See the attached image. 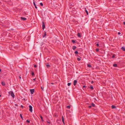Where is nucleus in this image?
I'll return each mask as SVG.
<instances>
[{"label":"nucleus","instance_id":"44","mask_svg":"<svg viewBox=\"0 0 125 125\" xmlns=\"http://www.w3.org/2000/svg\"><path fill=\"white\" fill-rule=\"evenodd\" d=\"M35 79H33V80H34V81H35Z\"/></svg>","mask_w":125,"mask_h":125},{"label":"nucleus","instance_id":"24","mask_svg":"<svg viewBox=\"0 0 125 125\" xmlns=\"http://www.w3.org/2000/svg\"><path fill=\"white\" fill-rule=\"evenodd\" d=\"M31 74L32 76H33L34 75V73L33 72H32Z\"/></svg>","mask_w":125,"mask_h":125},{"label":"nucleus","instance_id":"35","mask_svg":"<svg viewBox=\"0 0 125 125\" xmlns=\"http://www.w3.org/2000/svg\"><path fill=\"white\" fill-rule=\"evenodd\" d=\"M91 107H92V106H91V105L89 106H88L89 107V108H91Z\"/></svg>","mask_w":125,"mask_h":125},{"label":"nucleus","instance_id":"37","mask_svg":"<svg viewBox=\"0 0 125 125\" xmlns=\"http://www.w3.org/2000/svg\"><path fill=\"white\" fill-rule=\"evenodd\" d=\"M47 123H49V124H50V122H48V121H47Z\"/></svg>","mask_w":125,"mask_h":125},{"label":"nucleus","instance_id":"13","mask_svg":"<svg viewBox=\"0 0 125 125\" xmlns=\"http://www.w3.org/2000/svg\"><path fill=\"white\" fill-rule=\"evenodd\" d=\"M77 35H78V37H81L80 34V33H78Z\"/></svg>","mask_w":125,"mask_h":125},{"label":"nucleus","instance_id":"47","mask_svg":"<svg viewBox=\"0 0 125 125\" xmlns=\"http://www.w3.org/2000/svg\"><path fill=\"white\" fill-rule=\"evenodd\" d=\"M26 74H27V71H26Z\"/></svg>","mask_w":125,"mask_h":125},{"label":"nucleus","instance_id":"17","mask_svg":"<svg viewBox=\"0 0 125 125\" xmlns=\"http://www.w3.org/2000/svg\"><path fill=\"white\" fill-rule=\"evenodd\" d=\"M113 66L114 67H117V64H113Z\"/></svg>","mask_w":125,"mask_h":125},{"label":"nucleus","instance_id":"15","mask_svg":"<svg viewBox=\"0 0 125 125\" xmlns=\"http://www.w3.org/2000/svg\"><path fill=\"white\" fill-rule=\"evenodd\" d=\"M76 47L75 46H73V50H74L76 49Z\"/></svg>","mask_w":125,"mask_h":125},{"label":"nucleus","instance_id":"26","mask_svg":"<svg viewBox=\"0 0 125 125\" xmlns=\"http://www.w3.org/2000/svg\"><path fill=\"white\" fill-rule=\"evenodd\" d=\"M71 83H68V86H70L71 85Z\"/></svg>","mask_w":125,"mask_h":125},{"label":"nucleus","instance_id":"32","mask_svg":"<svg viewBox=\"0 0 125 125\" xmlns=\"http://www.w3.org/2000/svg\"><path fill=\"white\" fill-rule=\"evenodd\" d=\"M41 88L42 90H43L44 87H41Z\"/></svg>","mask_w":125,"mask_h":125},{"label":"nucleus","instance_id":"28","mask_svg":"<svg viewBox=\"0 0 125 125\" xmlns=\"http://www.w3.org/2000/svg\"><path fill=\"white\" fill-rule=\"evenodd\" d=\"M77 60L78 61H79L81 59L79 58H77Z\"/></svg>","mask_w":125,"mask_h":125},{"label":"nucleus","instance_id":"31","mask_svg":"<svg viewBox=\"0 0 125 125\" xmlns=\"http://www.w3.org/2000/svg\"><path fill=\"white\" fill-rule=\"evenodd\" d=\"M99 49L98 48H97L96 49V52H97L99 51Z\"/></svg>","mask_w":125,"mask_h":125},{"label":"nucleus","instance_id":"48","mask_svg":"<svg viewBox=\"0 0 125 125\" xmlns=\"http://www.w3.org/2000/svg\"><path fill=\"white\" fill-rule=\"evenodd\" d=\"M1 69H0V72H1Z\"/></svg>","mask_w":125,"mask_h":125},{"label":"nucleus","instance_id":"8","mask_svg":"<svg viewBox=\"0 0 125 125\" xmlns=\"http://www.w3.org/2000/svg\"><path fill=\"white\" fill-rule=\"evenodd\" d=\"M116 106H114V105H112L111 106V108L112 109H114L116 108Z\"/></svg>","mask_w":125,"mask_h":125},{"label":"nucleus","instance_id":"41","mask_svg":"<svg viewBox=\"0 0 125 125\" xmlns=\"http://www.w3.org/2000/svg\"><path fill=\"white\" fill-rule=\"evenodd\" d=\"M115 57V56L114 55H113L112 56V58H113Z\"/></svg>","mask_w":125,"mask_h":125},{"label":"nucleus","instance_id":"22","mask_svg":"<svg viewBox=\"0 0 125 125\" xmlns=\"http://www.w3.org/2000/svg\"><path fill=\"white\" fill-rule=\"evenodd\" d=\"M91 105H92L91 106H93V107L95 105V104L94 103H92L91 104Z\"/></svg>","mask_w":125,"mask_h":125},{"label":"nucleus","instance_id":"46","mask_svg":"<svg viewBox=\"0 0 125 125\" xmlns=\"http://www.w3.org/2000/svg\"><path fill=\"white\" fill-rule=\"evenodd\" d=\"M63 124H64V122H63Z\"/></svg>","mask_w":125,"mask_h":125},{"label":"nucleus","instance_id":"5","mask_svg":"<svg viewBox=\"0 0 125 125\" xmlns=\"http://www.w3.org/2000/svg\"><path fill=\"white\" fill-rule=\"evenodd\" d=\"M77 83V81L76 80H74V81L73 84L75 86L76 84V83Z\"/></svg>","mask_w":125,"mask_h":125},{"label":"nucleus","instance_id":"33","mask_svg":"<svg viewBox=\"0 0 125 125\" xmlns=\"http://www.w3.org/2000/svg\"><path fill=\"white\" fill-rule=\"evenodd\" d=\"M96 45L97 46H99V44L98 43H97L96 44Z\"/></svg>","mask_w":125,"mask_h":125},{"label":"nucleus","instance_id":"20","mask_svg":"<svg viewBox=\"0 0 125 125\" xmlns=\"http://www.w3.org/2000/svg\"><path fill=\"white\" fill-rule=\"evenodd\" d=\"M62 121L63 122H64V118L63 116H62Z\"/></svg>","mask_w":125,"mask_h":125},{"label":"nucleus","instance_id":"38","mask_svg":"<svg viewBox=\"0 0 125 125\" xmlns=\"http://www.w3.org/2000/svg\"><path fill=\"white\" fill-rule=\"evenodd\" d=\"M86 87L85 86V85H83V88H85Z\"/></svg>","mask_w":125,"mask_h":125},{"label":"nucleus","instance_id":"39","mask_svg":"<svg viewBox=\"0 0 125 125\" xmlns=\"http://www.w3.org/2000/svg\"><path fill=\"white\" fill-rule=\"evenodd\" d=\"M123 24H124L125 25V21H124V22H123Z\"/></svg>","mask_w":125,"mask_h":125},{"label":"nucleus","instance_id":"12","mask_svg":"<svg viewBox=\"0 0 125 125\" xmlns=\"http://www.w3.org/2000/svg\"><path fill=\"white\" fill-rule=\"evenodd\" d=\"M40 117L41 119V120H42V122H43L44 121V120L43 119L42 117L41 116H40Z\"/></svg>","mask_w":125,"mask_h":125},{"label":"nucleus","instance_id":"49","mask_svg":"<svg viewBox=\"0 0 125 125\" xmlns=\"http://www.w3.org/2000/svg\"><path fill=\"white\" fill-rule=\"evenodd\" d=\"M1 95L0 94V97L1 96Z\"/></svg>","mask_w":125,"mask_h":125},{"label":"nucleus","instance_id":"36","mask_svg":"<svg viewBox=\"0 0 125 125\" xmlns=\"http://www.w3.org/2000/svg\"><path fill=\"white\" fill-rule=\"evenodd\" d=\"M121 34V33L120 32H119L118 33V34L119 35V34Z\"/></svg>","mask_w":125,"mask_h":125},{"label":"nucleus","instance_id":"29","mask_svg":"<svg viewBox=\"0 0 125 125\" xmlns=\"http://www.w3.org/2000/svg\"><path fill=\"white\" fill-rule=\"evenodd\" d=\"M75 53V54H77L78 53V52L77 51H76L75 52H74Z\"/></svg>","mask_w":125,"mask_h":125},{"label":"nucleus","instance_id":"18","mask_svg":"<svg viewBox=\"0 0 125 125\" xmlns=\"http://www.w3.org/2000/svg\"><path fill=\"white\" fill-rule=\"evenodd\" d=\"M87 66H88V67H91V65L90 64H88Z\"/></svg>","mask_w":125,"mask_h":125},{"label":"nucleus","instance_id":"1","mask_svg":"<svg viewBox=\"0 0 125 125\" xmlns=\"http://www.w3.org/2000/svg\"><path fill=\"white\" fill-rule=\"evenodd\" d=\"M9 94H10V95L13 97L14 98L15 95L13 92L12 91H11L9 92Z\"/></svg>","mask_w":125,"mask_h":125},{"label":"nucleus","instance_id":"21","mask_svg":"<svg viewBox=\"0 0 125 125\" xmlns=\"http://www.w3.org/2000/svg\"><path fill=\"white\" fill-rule=\"evenodd\" d=\"M20 117H21V118L22 119V120H23V117L22 116V115L21 114H20Z\"/></svg>","mask_w":125,"mask_h":125},{"label":"nucleus","instance_id":"43","mask_svg":"<svg viewBox=\"0 0 125 125\" xmlns=\"http://www.w3.org/2000/svg\"><path fill=\"white\" fill-rule=\"evenodd\" d=\"M21 106L22 108L23 107V106L22 105H21Z\"/></svg>","mask_w":125,"mask_h":125},{"label":"nucleus","instance_id":"42","mask_svg":"<svg viewBox=\"0 0 125 125\" xmlns=\"http://www.w3.org/2000/svg\"><path fill=\"white\" fill-rule=\"evenodd\" d=\"M93 83V81H92V82H91V83Z\"/></svg>","mask_w":125,"mask_h":125},{"label":"nucleus","instance_id":"11","mask_svg":"<svg viewBox=\"0 0 125 125\" xmlns=\"http://www.w3.org/2000/svg\"><path fill=\"white\" fill-rule=\"evenodd\" d=\"M1 84L3 86H4L5 85V83L4 82H2L1 83Z\"/></svg>","mask_w":125,"mask_h":125},{"label":"nucleus","instance_id":"34","mask_svg":"<svg viewBox=\"0 0 125 125\" xmlns=\"http://www.w3.org/2000/svg\"><path fill=\"white\" fill-rule=\"evenodd\" d=\"M34 67L36 68L37 67V65H36L35 64L34 65Z\"/></svg>","mask_w":125,"mask_h":125},{"label":"nucleus","instance_id":"3","mask_svg":"<svg viewBox=\"0 0 125 125\" xmlns=\"http://www.w3.org/2000/svg\"><path fill=\"white\" fill-rule=\"evenodd\" d=\"M29 111L31 112H32V107L31 105H30L29 106Z\"/></svg>","mask_w":125,"mask_h":125},{"label":"nucleus","instance_id":"9","mask_svg":"<svg viewBox=\"0 0 125 125\" xmlns=\"http://www.w3.org/2000/svg\"><path fill=\"white\" fill-rule=\"evenodd\" d=\"M33 4L35 6V8L37 9V7L36 6V5L35 3V2L34 1L33 2Z\"/></svg>","mask_w":125,"mask_h":125},{"label":"nucleus","instance_id":"45","mask_svg":"<svg viewBox=\"0 0 125 125\" xmlns=\"http://www.w3.org/2000/svg\"><path fill=\"white\" fill-rule=\"evenodd\" d=\"M51 84H53V83H51Z\"/></svg>","mask_w":125,"mask_h":125},{"label":"nucleus","instance_id":"14","mask_svg":"<svg viewBox=\"0 0 125 125\" xmlns=\"http://www.w3.org/2000/svg\"><path fill=\"white\" fill-rule=\"evenodd\" d=\"M46 66L47 68L50 67V65L49 64H46Z\"/></svg>","mask_w":125,"mask_h":125},{"label":"nucleus","instance_id":"10","mask_svg":"<svg viewBox=\"0 0 125 125\" xmlns=\"http://www.w3.org/2000/svg\"><path fill=\"white\" fill-rule=\"evenodd\" d=\"M121 49L123 51H125V48L124 47H122L121 48Z\"/></svg>","mask_w":125,"mask_h":125},{"label":"nucleus","instance_id":"27","mask_svg":"<svg viewBox=\"0 0 125 125\" xmlns=\"http://www.w3.org/2000/svg\"><path fill=\"white\" fill-rule=\"evenodd\" d=\"M40 4L42 6H43V4L42 3H40Z\"/></svg>","mask_w":125,"mask_h":125},{"label":"nucleus","instance_id":"2","mask_svg":"<svg viewBox=\"0 0 125 125\" xmlns=\"http://www.w3.org/2000/svg\"><path fill=\"white\" fill-rule=\"evenodd\" d=\"M42 29L43 30L44 29L45 27V24L43 21L42 22Z\"/></svg>","mask_w":125,"mask_h":125},{"label":"nucleus","instance_id":"40","mask_svg":"<svg viewBox=\"0 0 125 125\" xmlns=\"http://www.w3.org/2000/svg\"><path fill=\"white\" fill-rule=\"evenodd\" d=\"M19 78L20 79H21V77L20 76H19Z\"/></svg>","mask_w":125,"mask_h":125},{"label":"nucleus","instance_id":"16","mask_svg":"<svg viewBox=\"0 0 125 125\" xmlns=\"http://www.w3.org/2000/svg\"><path fill=\"white\" fill-rule=\"evenodd\" d=\"M90 88L92 90H93L94 89L93 87L92 86H91L90 87Z\"/></svg>","mask_w":125,"mask_h":125},{"label":"nucleus","instance_id":"6","mask_svg":"<svg viewBox=\"0 0 125 125\" xmlns=\"http://www.w3.org/2000/svg\"><path fill=\"white\" fill-rule=\"evenodd\" d=\"M46 32H45L44 31V34L43 35V37L44 38V37H46Z\"/></svg>","mask_w":125,"mask_h":125},{"label":"nucleus","instance_id":"19","mask_svg":"<svg viewBox=\"0 0 125 125\" xmlns=\"http://www.w3.org/2000/svg\"><path fill=\"white\" fill-rule=\"evenodd\" d=\"M72 42L73 43H74L75 42V41L74 40H72Z\"/></svg>","mask_w":125,"mask_h":125},{"label":"nucleus","instance_id":"4","mask_svg":"<svg viewBox=\"0 0 125 125\" xmlns=\"http://www.w3.org/2000/svg\"><path fill=\"white\" fill-rule=\"evenodd\" d=\"M34 89H30V91L31 94H33V92H34Z\"/></svg>","mask_w":125,"mask_h":125},{"label":"nucleus","instance_id":"7","mask_svg":"<svg viewBox=\"0 0 125 125\" xmlns=\"http://www.w3.org/2000/svg\"><path fill=\"white\" fill-rule=\"evenodd\" d=\"M21 19L23 20H26V18L21 17Z\"/></svg>","mask_w":125,"mask_h":125},{"label":"nucleus","instance_id":"30","mask_svg":"<svg viewBox=\"0 0 125 125\" xmlns=\"http://www.w3.org/2000/svg\"><path fill=\"white\" fill-rule=\"evenodd\" d=\"M26 122L29 123L30 122V121L28 120H27L26 121Z\"/></svg>","mask_w":125,"mask_h":125},{"label":"nucleus","instance_id":"25","mask_svg":"<svg viewBox=\"0 0 125 125\" xmlns=\"http://www.w3.org/2000/svg\"><path fill=\"white\" fill-rule=\"evenodd\" d=\"M67 108H68L69 109H70V105H68L67 106Z\"/></svg>","mask_w":125,"mask_h":125},{"label":"nucleus","instance_id":"23","mask_svg":"<svg viewBox=\"0 0 125 125\" xmlns=\"http://www.w3.org/2000/svg\"><path fill=\"white\" fill-rule=\"evenodd\" d=\"M85 12H86L87 14V15H88V11L86 10H85Z\"/></svg>","mask_w":125,"mask_h":125}]
</instances>
